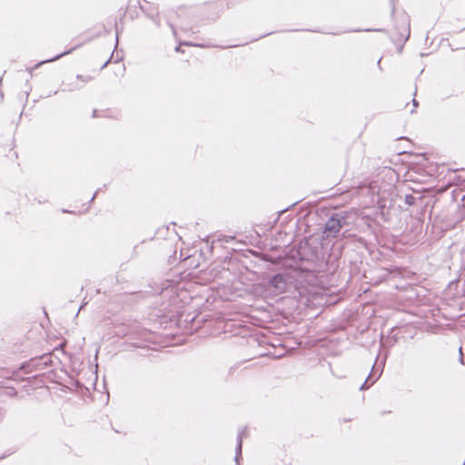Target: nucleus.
Instances as JSON below:
<instances>
[{
    "label": "nucleus",
    "mask_w": 465,
    "mask_h": 465,
    "mask_svg": "<svg viewBox=\"0 0 465 465\" xmlns=\"http://www.w3.org/2000/svg\"><path fill=\"white\" fill-rule=\"evenodd\" d=\"M172 30L173 32V34H175V29L172 26Z\"/></svg>",
    "instance_id": "18"
},
{
    "label": "nucleus",
    "mask_w": 465,
    "mask_h": 465,
    "mask_svg": "<svg viewBox=\"0 0 465 465\" xmlns=\"http://www.w3.org/2000/svg\"><path fill=\"white\" fill-rule=\"evenodd\" d=\"M53 357L50 353H45L41 356L32 358L26 364L22 365V369L29 368L35 371H44L48 366H52Z\"/></svg>",
    "instance_id": "2"
},
{
    "label": "nucleus",
    "mask_w": 465,
    "mask_h": 465,
    "mask_svg": "<svg viewBox=\"0 0 465 465\" xmlns=\"http://www.w3.org/2000/svg\"><path fill=\"white\" fill-rule=\"evenodd\" d=\"M5 457V456H2V457H0V460L4 459Z\"/></svg>",
    "instance_id": "19"
},
{
    "label": "nucleus",
    "mask_w": 465,
    "mask_h": 465,
    "mask_svg": "<svg viewBox=\"0 0 465 465\" xmlns=\"http://www.w3.org/2000/svg\"><path fill=\"white\" fill-rule=\"evenodd\" d=\"M404 203L407 205H414L416 203V198L412 194H406L404 197Z\"/></svg>",
    "instance_id": "8"
},
{
    "label": "nucleus",
    "mask_w": 465,
    "mask_h": 465,
    "mask_svg": "<svg viewBox=\"0 0 465 465\" xmlns=\"http://www.w3.org/2000/svg\"><path fill=\"white\" fill-rule=\"evenodd\" d=\"M347 224V217L343 213H332L323 226V238H335L341 228Z\"/></svg>",
    "instance_id": "1"
},
{
    "label": "nucleus",
    "mask_w": 465,
    "mask_h": 465,
    "mask_svg": "<svg viewBox=\"0 0 465 465\" xmlns=\"http://www.w3.org/2000/svg\"><path fill=\"white\" fill-rule=\"evenodd\" d=\"M115 37H116V40H118V31H116Z\"/></svg>",
    "instance_id": "15"
},
{
    "label": "nucleus",
    "mask_w": 465,
    "mask_h": 465,
    "mask_svg": "<svg viewBox=\"0 0 465 465\" xmlns=\"http://www.w3.org/2000/svg\"><path fill=\"white\" fill-rule=\"evenodd\" d=\"M182 45H186V46H197V47H202V48H204V47H209V45H204V44H197V43H193V42H183V43H180L176 47H175V52H182V49H181V46Z\"/></svg>",
    "instance_id": "6"
},
{
    "label": "nucleus",
    "mask_w": 465,
    "mask_h": 465,
    "mask_svg": "<svg viewBox=\"0 0 465 465\" xmlns=\"http://www.w3.org/2000/svg\"><path fill=\"white\" fill-rule=\"evenodd\" d=\"M391 13H392V14L394 13V5H393V4H392Z\"/></svg>",
    "instance_id": "14"
},
{
    "label": "nucleus",
    "mask_w": 465,
    "mask_h": 465,
    "mask_svg": "<svg viewBox=\"0 0 465 465\" xmlns=\"http://www.w3.org/2000/svg\"><path fill=\"white\" fill-rule=\"evenodd\" d=\"M62 212H63V213H69V211H67V210H65V209L62 210Z\"/></svg>",
    "instance_id": "17"
},
{
    "label": "nucleus",
    "mask_w": 465,
    "mask_h": 465,
    "mask_svg": "<svg viewBox=\"0 0 465 465\" xmlns=\"http://www.w3.org/2000/svg\"><path fill=\"white\" fill-rule=\"evenodd\" d=\"M377 379L371 380V373L369 374V376L366 378L365 381L361 385L360 390L364 391L367 390L370 385L368 384L369 381H371V385L373 384L376 381Z\"/></svg>",
    "instance_id": "7"
},
{
    "label": "nucleus",
    "mask_w": 465,
    "mask_h": 465,
    "mask_svg": "<svg viewBox=\"0 0 465 465\" xmlns=\"http://www.w3.org/2000/svg\"><path fill=\"white\" fill-rule=\"evenodd\" d=\"M412 104H413V107H415V108H416V107H418L419 103H418V101H417V100L413 99V100H412Z\"/></svg>",
    "instance_id": "10"
},
{
    "label": "nucleus",
    "mask_w": 465,
    "mask_h": 465,
    "mask_svg": "<svg viewBox=\"0 0 465 465\" xmlns=\"http://www.w3.org/2000/svg\"><path fill=\"white\" fill-rule=\"evenodd\" d=\"M74 49H76V46H75V47L71 48V49H70V50H68V51H65V52H64V53H61V54H57V55H55V56H54V57H52V58H49V59H45V60H44V61H41V62H39L38 64H36L33 68H29V69H28V71H29V73H30V74H32L33 69L38 68V67H40V66H41L42 64H44L51 63V62L56 61V60H58V59H60L61 57H63L64 55L70 54V53H71L72 51H74Z\"/></svg>",
    "instance_id": "4"
},
{
    "label": "nucleus",
    "mask_w": 465,
    "mask_h": 465,
    "mask_svg": "<svg viewBox=\"0 0 465 465\" xmlns=\"http://www.w3.org/2000/svg\"><path fill=\"white\" fill-rule=\"evenodd\" d=\"M269 286L277 292H282L286 286V280L283 274L277 273L269 280Z\"/></svg>",
    "instance_id": "3"
},
{
    "label": "nucleus",
    "mask_w": 465,
    "mask_h": 465,
    "mask_svg": "<svg viewBox=\"0 0 465 465\" xmlns=\"http://www.w3.org/2000/svg\"><path fill=\"white\" fill-rule=\"evenodd\" d=\"M405 31L407 32V35H405V41H407L410 36V28L408 27Z\"/></svg>",
    "instance_id": "9"
},
{
    "label": "nucleus",
    "mask_w": 465,
    "mask_h": 465,
    "mask_svg": "<svg viewBox=\"0 0 465 465\" xmlns=\"http://www.w3.org/2000/svg\"><path fill=\"white\" fill-rule=\"evenodd\" d=\"M245 430H242L241 432L238 433L237 436V446L235 450V458L234 460L236 463L239 462V459L242 457V434L244 433Z\"/></svg>",
    "instance_id": "5"
},
{
    "label": "nucleus",
    "mask_w": 465,
    "mask_h": 465,
    "mask_svg": "<svg viewBox=\"0 0 465 465\" xmlns=\"http://www.w3.org/2000/svg\"><path fill=\"white\" fill-rule=\"evenodd\" d=\"M77 78H78V79H82V78H83V76H82V75H80V74H78V75H77Z\"/></svg>",
    "instance_id": "16"
},
{
    "label": "nucleus",
    "mask_w": 465,
    "mask_h": 465,
    "mask_svg": "<svg viewBox=\"0 0 465 465\" xmlns=\"http://www.w3.org/2000/svg\"><path fill=\"white\" fill-rule=\"evenodd\" d=\"M96 194H97V192H95V193H94V195L92 196V198H91V200H90L91 202L94 200V198L96 197Z\"/></svg>",
    "instance_id": "13"
},
{
    "label": "nucleus",
    "mask_w": 465,
    "mask_h": 465,
    "mask_svg": "<svg viewBox=\"0 0 465 465\" xmlns=\"http://www.w3.org/2000/svg\"><path fill=\"white\" fill-rule=\"evenodd\" d=\"M111 59H112V56L103 64L102 68H104L108 64V63L111 61Z\"/></svg>",
    "instance_id": "11"
},
{
    "label": "nucleus",
    "mask_w": 465,
    "mask_h": 465,
    "mask_svg": "<svg viewBox=\"0 0 465 465\" xmlns=\"http://www.w3.org/2000/svg\"><path fill=\"white\" fill-rule=\"evenodd\" d=\"M460 362L463 363V356H462L461 348H460Z\"/></svg>",
    "instance_id": "12"
}]
</instances>
